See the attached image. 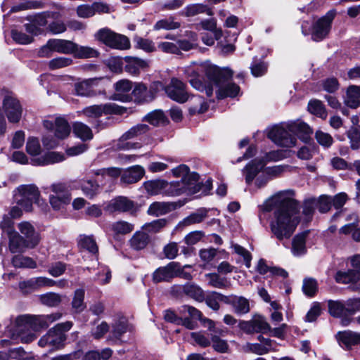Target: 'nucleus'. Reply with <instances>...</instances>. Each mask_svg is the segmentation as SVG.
I'll list each match as a JSON object with an SVG mask.
<instances>
[{
  "instance_id": "nucleus-1",
  "label": "nucleus",
  "mask_w": 360,
  "mask_h": 360,
  "mask_svg": "<svg viewBox=\"0 0 360 360\" xmlns=\"http://www.w3.org/2000/svg\"><path fill=\"white\" fill-rule=\"evenodd\" d=\"M292 190L280 191L264 205L266 212L273 211L269 225L271 233L278 240L289 239L300 221V205Z\"/></svg>"
},
{
  "instance_id": "nucleus-2",
  "label": "nucleus",
  "mask_w": 360,
  "mask_h": 360,
  "mask_svg": "<svg viewBox=\"0 0 360 360\" xmlns=\"http://www.w3.org/2000/svg\"><path fill=\"white\" fill-rule=\"evenodd\" d=\"M60 313L47 315L25 314L17 317L15 320L16 334H13V340L19 339L22 343H30L37 338L35 332L47 328L51 323L60 319Z\"/></svg>"
},
{
  "instance_id": "nucleus-3",
  "label": "nucleus",
  "mask_w": 360,
  "mask_h": 360,
  "mask_svg": "<svg viewBox=\"0 0 360 360\" xmlns=\"http://www.w3.org/2000/svg\"><path fill=\"white\" fill-rule=\"evenodd\" d=\"M206 76L218 88L217 97L222 99L225 97H235L240 91V87L229 80L233 77V71L228 68H220L216 65H208L202 67Z\"/></svg>"
},
{
  "instance_id": "nucleus-4",
  "label": "nucleus",
  "mask_w": 360,
  "mask_h": 360,
  "mask_svg": "<svg viewBox=\"0 0 360 360\" xmlns=\"http://www.w3.org/2000/svg\"><path fill=\"white\" fill-rule=\"evenodd\" d=\"M72 325V321L56 324L39 339V346L48 348L51 352L61 349L65 346L67 339L65 333L70 330Z\"/></svg>"
},
{
  "instance_id": "nucleus-5",
  "label": "nucleus",
  "mask_w": 360,
  "mask_h": 360,
  "mask_svg": "<svg viewBox=\"0 0 360 360\" xmlns=\"http://www.w3.org/2000/svg\"><path fill=\"white\" fill-rule=\"evenodd\" d=\"M14 198L17 204L25 211L32 210V204L35 203L39 207L46 205L45 202L40 198V193L38 188L33 184L22 185L17 189L14 194Z\"/></svg>"
},
{
  "instance_id": "nucleus-6",
  "label": "nucleus",
  "mask_w": 360,
  "mask_h": 360,
  "mask_svg": "<svg viewBox=\"0 0 360 360\" xmlns=\"http://www.w3.org/2000/svg\"><path fill=\"white\" fill-rule=\"evenodd\" d=\"M3 110L10 123H18L22 117V106L15 96L11 91H6L2 100Z\"/></svg>"
},
{
  "instance_id": "nucleus-7",
  "label": "nucleus",
  "mask_w": 360,
  "mask_h": 360,
  "mask_svg": "<svg viewBox=\"0 0 360 360\" xmlns=\"http://www.w3.org/2000/svg\"><path fill=\"white\" fill-rule=\"evenodd\" d=\"M290 132L288 129V124L285 127L281 125H275L269 130L267 136L278 146L291 148L295 146L297 139Z\"/></svg>"
},
{
  "instance_id": "nucleus-8",
  "label": "nucleus",
  "mask_w": 360,
  "mask_h": 360,
  "mask_svg": "<svg viewBox=\"0 0 360 360\" xmlns=\"http://www.w3.org/2000/svg\"><path fill=\"white\" fill-rule=\"evenodd\" d=\"M101 80L98 78H91L76 82L74 85L75 94L83 97H94L104 94V89L98 88Z\"/></svg>"
},
{
  "instance_id": "nucleus-9",
  "label": "nucleus",
  "mask_w": 360,
  "mask_h": 360,
  "mask_svg": "<svg viewBox=\"0 0 360 360\" xmlns=\"http://www.w3.org/2000/svg\"><path fill=\"white\" fill-rule=\"evenodd\" d=\"M335 15L336 11L330 10L314 23L311 33V38L314 41H321L328 35Z\"/></svg>"
},
{
  "instance_id": "nucleus-10",
  "label": "nucleus",
  "mask_w": 360,
  "mask_h": 360,
  "mask_svg": "<svg viewBox=\"0 0 360 360\" xmlns=\"http://www.w3.org/2000/svg\"><path fill=\"white\" fill-rule=\"evenodd\" d=\"M53 194L49 195V202L55 210L63 209L71 200L69 191L63 184H53L51 186Z\"/></svg>"
},
{
  "instance_id": "nucleus-11",
  "label": "nucleus",
  "mask_w": 360,
  "mask_h": 360,
  "mask_svg": "<svg viewBox=\"0 0 360 360\" xmlns=\"http://www.w3.org/2000/svg\"><path fill=\"white\" fill-rule=\"evenodd\" d=\"M148 130L149 127L146 124H139L131 127L120 138L117 143V148L120 150H130L139 148L138 143L127 142V141L143 134Z\"/></svg>"
},
{
  "instance_id": "nucleus-12",
  "label": "nucleus",
  "mask_w": 360,
  "mask_h": 360,
  "mask_svg": "<svg viewBox=\"0 0 360 360\" xmlns=\"http://www.w3.org/2000/svg\"><path fill=\"white\" fill-rule=\"evenodd\" d=\"M165 91L168 97L176 102L185 103L188 99L186 84L177 78H172Z\"/></svg>"
},
{
  "instance_id": "nucleus-13",
  "label": "nucleus",
  "mask_w": 360,
  "mask_h": 360,
  "mask_svg": "<svg viewBox=\"0 0 360 360\" xmlns=\"http://www.w3.org/2000/svg\"><path fill=\"white\" fill-rule=\"evenodd\" d=\"M138 210L134 201L124 196L112 199L106 207V210L110 212H130L131 214H134Z\"/></svg>"
},
{
  "instance_id": "nucleus-14",
  "label": "nucleus",
  "mask_w": 360,
  "mask_h": 360,
  "mask_svg": "<svg viewBox=\"0 0 360 360\" xmlns=\"http://www.w3.org/2000/svg\"><path fill=\"white\" fill-rule=\"evenodd\" d=\"M162 87L160 82H154L148 89L146 86L142 83L136 84L134 86L132 94L137 102H150L155 96L157 91Z\"/></svg>"
},
{
  "instance_id": "nucleus-15",
  "label": "nucleus",
  "mask_w": 360,
  "mask_h": 360,
  "mask_svg": "<svg viewBox=\"0 0 360 360\" xmlns=\"http://www.w3.org/2000/svg\"><path fill=\"white\" fill-rule=\"evenodd\" d=\"M327 303L329 314L340 318L342 326H347L351 323L352 319L349 317L346 301L329 300Z\"/></svg>"
},
{
  "instance_id": "nucleus-16",
  "label": "nucleus",
  "mask_w": 360,
  "mask_h": 360,
  "mask_svg": "<svg viewBox=\"0 0 360 360\" xmlns=\"http://www.w3.org/2000/svg\"><path fill=\"white\" fill-rule=\"evenodd\" d=\"M117 106L114 103L94 105L84 108L82 113L89 118H98L103 115L117 113Z\"/></svg>"
},
{
  "instance_id": "nucleus-17",
  "label": "nucleus",
  "mask_w": 360,
  "mask_h": 360,
  "mask_svg": "<svg viewBox=\"0 0 360 360\" xmlns=\"http://www.w3.org/2000/svg\"><path fill=\"white\" fill-rule=\"evenodd\" d=\"M176 262H171L166 266L158 268L153 274V280L155 283L170 282L175 278Z\"/></svg>"
},
{
  "instance_id": "nucleus-18",
  "label": "nucleus",
  "mask_w": 360,
  "mask_h": 360,
  "mask_svg": "<svg viewBox=\"0 0 360 360\" xmlns=\"http://www.w3.org/2000/svg\"><path fill=\"white\" fill-rule=\"evenodd\" d=\"M18 229L27 240L29 248H35L40 241L39 233L34 227L28 221H22L18 224Z\"/></svg>"
},
{
  "instance_id": "nucleus-19",
  "label": "nucleus",
  "mask_w": 360,
  "mask_h": 360,
  "mask_svg": "<svg viewBox=\"0 0 360 360\" xmlns=\"http://www.w3.org/2000/svg\"><path fill=\"white\" fill-rule=\"evenodd\" d=\"M288 129L297 135L302 141L307 143L311 139L313 129L305 122H294L288 124Z\"/></svg>"
},
{
  "instance_id": "nucleus-20",
  "label": "nucleus",
  "mask_w": 360,
  "mask_h": 360,
  "mask_svg": "<svg viewBox=\"0 0 360 360\" xmlns=\"http://www.w3.org/2000/svg\"><path fill=\"white\" fill-rule=\"evenodd\" d=\"M116 92L113 95V99L122 102H129L131 100L129 94L132 89V84L127 79L120 80L115 84Z\"/></svg>"
},
{
  "instance_id": "nucleus-21",
  "label": "nucleus",
  "mask_w": 360,
  "mask_h": 360,
  "mask_svg": "<svg viewBox=\"0 0 360 360\" xmlns=\"http://www.w3.org/2000/svg\"><path fill=\"white\" fill-rule=\"evenodd\" d=\"M265 164L266 162L263 159L256 158L246 165L243 172L248 184L252 183L257 174L263 169Z\"/></svg>"
},
{
  "instance_id": "nucleus-22",
  "label": "nucleus",
  "mask_w": 360,
  "mask_h": 360,
  "mask_svg": "<svg viewBox=\"0 0 360 360\" xmlns=\"http://www.w3.org/2000/svg\"><path fill=\"white\" fill-rule=\"evenodd\" d=\"M124 61L126 62L124 66L125 71L132 75H138L141 70L145 69L148 66L146 60L137 57L126 56Z\"/></svg>"
},
{
  "instance_id": "nucleus-23",
  "label": "nucleus",
  "mask_w": 360,
  "mask_h": 360,
  "mask_svg": "<svg viewBox=\"0 0 360 360\" xmlns=\"http://www.w3.org/2000/svg\"><path fill=\"white\" fill-rule=\"evenodd\" d=\"M65 159V157L63 153L51 151L44 153L41 157L32 159V164L34 165L44 166L58 163L63 161Z\"/></svg>"
},
{
  "instance_id": "nucleus-24",
  "label": "nucleus",
  "mask_w": 360,
  "mask_h": 360,
  "mask_svg": "<svg viewBox=\"0 0 360 360\" xmlns=\"http://www.w3.org/2000/svg\"><path fill=\"white\" fill-rule=\"evenodd\" d=\"M179 182L184 183V193H194L200 191L201 186L199 182V175L195 172H188Z\"/></svg>"
},
{
  "instance_id": "nucleus-25",
  "label": "nucleus",
  "mask_w": 360,
  "mask_h": 360,
  "mask_svg": "<svg viewBox=\"0 0 360 360\" xmlns=\"http://www.w3.org/2000/svg\"><path fill=\"white\" fill-rule=\"evenodd\" d=\"M54 52L63 54H72L76 48V44L72 41L62 39H50Z\"/></svg>"
},
{
  "instance_id": "nucleus-26",
  "label": "nucleus",
  "mask_w": 360,
  "mask_h": 360,
  "mask_svg": "<svg viewBox=\"0 0 360 360\" xmlns=\"http://www.w3.org/2000/svg\"><path fill=\"white\" fill-rule=\"evenodd\" d=\"M9 239V250L12 253L20 252L25 248H29L27 240L21 236L17 231L8 234Z\"/></svg>"
},
{
  "instance_id": "nucleus-27",
  "label": "nucleus",
  "mask_w": 360,
  "mask_h": 360,
  "mask_svg": "<svg viewBox=\"0 0 360 360\" xmlns=\"http://www.w3.org/2000/svg\"><path fill=\"white\" fill-rule=\"evenodd\" d=\"M337 338L340 345L345 346L347 349L354 345H360V333L350 330L339 332Z\"/></svg>"
},
{
  "instance_id": "nucleus-28",
  "label": "nucleus",
  "mask_w": 360,
  "mask_h": 360,
  "mask_svg": "<svg viewBox=\"0 0 360 360\" xmlns=\"http://www.w3.org/2000/svg\"><path fill=\"white\" fill-rule=\"evenodd\" d=\"M345 105L356 109L360 106V86L349 85L346 91L344 101Z\"/></svg>"
},
{
  "instance_id": "nucleus-29",
  "label": "nucleus",
  "mask_w": 360,
  "mask_h": 360,
  "mask_svg": "<svg viewBox=\"0 0 360 360\" xmlns=\"http://www.w3.org/2000/svg\"><path fill=\"white\" fill-rule=\"evenodd\" d=\"M145 173L144 169L139 166L135 165L129 167L122 175L121 180L125 184H134L141 180Z\"/></svg>"
},
{
  "instance_id": "nucleus-30",
  "label": "nucleus",
  "mask_w": 360,
  "mask_h": 360,
  "mask_svg": "<svg viewBox=\"0 0 360 360\" xmlns=\"http://www.w3.org/2000/svg\"><path fill=\"white\" fill-rule=\"evenodd\" d=\"M206 304L213 311H218L220 309V302L228 304L229 296L224 295L216 291H212L204 299Z\"/></svg>"
},
{
  "instance_id": "nucleus-31",
  "label": "nucleus",
  "mask_w": 360,
  "mask_h": 360,
  "mask_svg": "<svg viewBox=\"0 0 360 360\" xmlns=\"http://www.w3.org/2000/svg\"><path fill=\"white\" fill-rule=\"evenodd\" d=\"M229 302L235 313L238 314H245L250 311V304L248 299L243 297H238L236 295H229Z\"/></svg>"
},
{
  "instance_id": "nucleus-32",
  "label": "nucleus",
  "mask_w": 360,
  "mask_h": 360,
  "mask_svg": "<svg viewBox=\"0 0 360 360\" xmlns=\"http://www.w3.org/2000/svg\"><path fill=\"white\" fill-rule=\"evenodd\" d=\"M150 238L149 235L143 231L135 232L129 240L132 248L136 250L144 249L150 243Z\"/></svg>"
},
{
  "instance_id": "nucleus-33",
  "label": "nucleus",
  "mask_w": 360,
  "mask_h": 360,
  "mask_svg": "<svg viewBox=\"0 0 360 360\" xmlns=\"http://www.w3.org/2000/svg\"><path fill=\"white\" fill-rule=\"evenodd\" d=\"M307 232L297 234L292 241V252L295 256H300L306 252V238Z\"/></svg>"
},
{
  "instance_id": "nucleus-34",
  "label": "nucleus",
  "mask_w": 360,
  "mask_h": 360,
  "mask_svg": "<svg viewBox=\"0 0 360 360\" xmlns=\"http://www.w3.org/2000/svg\"><path fill=\"white\" fill-rule=\"evenodd\" d=\"M78 245L80 248L86 250L93 255H97L98 248L92 236L80 235L78 239Z\"/></svg>"
},
{
  "instance_id": "nucleus-35",
  "label": "nucleus",
  "mask_w": 360,
  "mask_h": 360,
  "mask_svg": "<svg viewBox=\"0 0 360 360\" xmlns=\"http://www.w3.org/2000/svg\"><path fill=\"white\" fill-rule=\"evenodd\" d=\"M163 195L167 196H179L184 194V183L179 181L168 182L165 180Z\"/></svg>"
},
{
  "instance_id": "nucleus-36",
  "label": "nucleus",
  "mask_w": 360,
  "mask_h": 360,
  "mask_svg": "<svg viewBox=\"0 0 360 360\" xmlns=\"http://www.w3.org/2000/svg\"><path fill=\"white\" fill-rule=\"evenodd\" d=\"M208 285L212 288L226 289L230 286V282L225 277H221L217 273H209L205 274Z\"/></svg>"
},
{
  "instance_id": "nucleus-37",
  "label": "nucleus",
  "mask_w": 360,
  "mask_h": 360,
  "mask_svg": "<svg viewBox=\"0 0 360 360\" xmlns=\"http://www.w3.org/2000/svg\"><path fill=\"white\" fill-rule=\"evenodd\" d=\"M337 283L348 284H354L359 278V273L358 271L348 270L347 271H338L335 276Z\"/></svg>"
},
{
  "instance_id": "nucleus-38",
  "label": "nucleus",
  "mask_w": 360,
  "mask_h": 360,
  "mask_svg": "<svg viewBox=\"0 0 360 360\" xmlns=\"http://www.w3.org/2000/svg\"><path fill=\"white\" fill-rule=\"evenodd\" d=\"M71 128L66 120L62 117H57L55 120V136L60 139L68 137L70 133Z\"/></svg>"
},
{
  "instance_id": "nucleus-39",
  "label": "nucleus",
  "mask_w": 360,
  "mask_h": 360,
  "mask_svg": "<svg viewBox=\"0 0 360 360\" xmlns=\"http://www.w3.org/2000/svg\"><path fill=\"white\" fill-rule=\"evenodd\" d=\"M184 292L190 297L198 302H202L205 299L203 290L195 283H187L183 286Z\"/></svg>"
},
{
  "instance_id": "nucleus-40",
  "label": "nucleus",
  "mask_w": 360,
  "mask_h": 360,
  "mask_svg": "<svg viewBox=\"0 0 360 360\" xmlns=\"http://www.w3.org/2000/svg\"><path fill=\"white\" fill-rule=\"evenodd\" d=\"M171 210V204L165 202H155L149 206L147 213L149 215L158 217L166 214Z\"/></svg>"
},
{
  "instance_id": "nucleus-41",
  "label": "nucleus",
  "mask_w": 360,
  "mask_h": 360,
  "mask_svg": "<svg viewBox=\"0 0 360 360\" xmlns=\"http://www.w3.org/2000/svg\"><path fill=\"white\" fill-rule=\"evenodd\" d=\"M72 129L75 136L81 139L82 141L91 140L93 138L91 129L86 124L82 122H77L74 123Z\"/></svg>"
},
{
  "instance_id": "nucleus-42",
  "label": "nucleus",
  "mask_w": 360,
  "mask_h": 360,
  "mask_svg": "<svg viewBox=\"0 0 360 360\" xmlns=\"http://www.w3.org/2000/svg\"><path fill=\"white\" fill-rule=\"evenodd\" d=\"M208 107L209 105L204 98L195 96L191 101V105L188 110L191 115L202 114L207 110Z\"/></svg>"
},
{
  "instance_id": "nucleus-43",
  "label": "nucleus",
  "mask_w": 360,
  "mask_h": 360,
  "mask_svg": "<svg viewBox=\"0 0 360 360\" xmlns=\"http://www.w3.org/2000/svg\"><path fill=\"white\" fill-rule=\"evenodd\" d=\"M11 262L15 268L35 269L37 266V262L32 258L21 255H15Z\"/></svg>"
},
{
  "instance_id": "nucleus-44",
  "label": "nucleus",
  "mask_w": 360,
  "mask_h": 360,
  "mask_svg": "<svg viewBox=\"0 0 360 360\" xmlns=\"http://www.w3.org/2000/svg\"><path fill=\"white\" fill-rule=\"evenodd\" d=\"M207 216V211L205 209H200L196 212L191 213L189 216L184 218L181 224L184 226L202 222Z\"/></svg>"
},
{
  "instance_id": "nucleus-45",
  "label": "nucleus",
  "mask_w": 360,
  "mask_h": 360,
  "mask_svg": "<svg viewBox=\"0 0 360 360\" xmlns=\"http://www.w3.org/2000/svg\"><path fill=\"white\" fill-rule=\"evenodd\" d=\"M165 184V180L155 179L145 182L143 186L148 194L150 195H155L158 194H163Z\"/></svg>"
},
{
  "instance_id": "nucleus-46",
  "label": "nucleus",
  "mask_w": 360,
  "mask_h": 360,
  "mask_svg": "<svg viewBox=\"0 0 360 360\" xmlns=\"http://www.w3.org/2000/svg\"><path fill=\"white\" fill-rule=\"evenodd\" d=\"M84 295L85 291L82 288L77 289L75 291L72 301V307L76 313H80L86 308Z\"/></svg>"
},
{
  "instance_id": "nucleus-47",
  "label": "nucleus",
  "mask_w": 360,
  "mask_h": 360,
  "mask_svg": "<svg viewBox=\"0 0 360 360\" xmlns=\"http://www.w3.org/2000/svg\"><path fill=\"white\" fill-rule=\"evenodd\" d=\"M108 46L115 49L127 50L130 48V41L126 36L115 33Z\"/></svg>"
},
{
  "instance_id": "nucleus-48",
  "label": "nucleus",
  "mask_w": 360,
  "mask_h": 360,
  "mask_svg": "<svg viewBox=\"0 0 360 360\" xmlns=\"http://www.w3.org/2000/svg\"><path fill=\"white\" fill-rule=\"evenodd\" d=\"M134 229V225L126 221H117L111 225V229L115 234L125 235L131 233Z\"/></svg>"
},
{
  "instance_id": "nucleus-49",
  "label": "nucleus",
  "mask_w": 360,
  "mask_h": 360,
  "mask_svg": "<svg viewBox=\"0 0 360 360\" xmlns=\"http://www.w3.org/2000/svg\"><path fill=\"white\" fill-rule=\"evenodd\" d=\"M134 46L147 53L154 52L156 50L155 44L149 39H145L139 36L134 38Z\"/></svg>"
},
{
  "instance_id": "nucleus-50",
  "label": "nucleus",
  "mask_w": 360,
  "mask_h": 360,
  "mask_svg": "<svg viewBox=\"0 0 360 360\" xmlns=\"http://www.w3.org/2000/svg\"><path fill=\"white\" fill-rule=\"evenodd\" d=\"M308 110L317 117L323 120L327 117V112L326 108L321 101L319 100H311L308 104Z\"/></svg>"
},
{
  "instance_id": "nucleus-51",
  "label": "nucleus",
  "mask_w": 360,
  "mask_h": 360,
  "mask_svg": "<svg viewBox=\"0 0 360 360\" xmlns=\"http://www.w3.org/2000/svg\"><path fill=\"white\" fill-rule=\"evenodd\" d=\"M72 63L73 60L71 58L58 56L49 60L48 67L50 70H55L70 66Z\"/></svg>"
},
{
  "instance_id": "nucleus-52",
  "label": "nucleus",
  "mask_w": 360,
  "mask_h": 360,
  "mask_svg": "<svg viewBox=\"0 0 360 360\" xmlns=\"http://www.w3.org/2000/svg\"><path fill=\"white\" fill-rule=\"evenodd\" d=\"M180 27L179 22L174 21L173 17H169L158 20L153 26L155 30H172L178 29Z\"/></svg>"
},
{
  "instance_id": "nucleus-53",
  "label": "nucleus",
  "mask_w": 360,
  "mask_h": 360,
  "mask_svg": "<svg viewBox=\"0 0 360 360\" xmlns=\"http://www.w3.org/2000/svg\"><path fill=\"white\" fill-rule=\"evenodd\" d=\"M205 13L208 15H212L213 12L211 8L207 6L200 4H192L188 6L185 10V15L188 17L194 16L199 13Z\"/></svg>"
},
{
  "instance_id": "nucleus-54",
  "label": "nucleus",
  "mask_w": 360,
  "mask_h": 360,
  "mask_svg": "<svg viewBox=\"0 0 360 360\" xmlns=\"http://www.w3.org/2000/svg\"><path fill=\"white\" fill-rule=\"evenodd\" d=\"M145 120L153 126H159L164 124L167 121V118L163 111L155 110L146 115Z\"/></svg>"
},
{
  "instance_id": "nucleus-55",
  "label": "nucleus",
  "mask_w": 360,
  "mask_h": 360,
  "mask_svg": "<svg viewBox=\"0 0 360 360\" xmlns=\"http://www.w3.org/2000/svg\"><path fill=\"white\" fill-rule=\"evenodd\" d=\"M72 54L77 58H89L97 57L98 52L93 48L82 46H79L76 44V48Z\"/></svg>"
},
{
  "instance_id": "nucleus-56",
  "label": "nucleus",
  "mask_w": 360,
  "mask_h": 360,
  "mask_svg": "<svg viewBox=\"0 0 360 360\" xmlns=\"http://www.w3.org/2000/svg\"><path fill=\"white\" fill-rule=\"evenodd\" d=\"M81 189L86 197L93 198L98 193L99 186L91 180H83L81 183Z\"/></svg>"
},
{
  "instance_id": "nucleus-57",
  "label": "nucleus",
  "mask_w": 360,
  "mask_h": 360,
  "mask_svg": "<svg viewBox=\"0 0 360 360\" xmlns=\"http://www.w3.org/2000/svg\"><path fill=\"white\" fill-rule=\"evenodd\" d=\"M186 74L188 77H191L189 82L191 85L195 89L202 91H204V84L201 82L198 72L192 68H188L186 70Z\"/></svg>"
},
{
  "instance_id": "nucleus-58",
  "label": "nucleus",
  "mask_w": 360,
  "mask_h": 360,
  "mask_svg": "<svg viewBox=\"0 0 360 360\" xmlns=\"http://www.w3.org/2000/svg\"><path fill=\"white\" fill-rule=\"evenodd\" d=\"M302 290L305 295L314 297L318 291L317 281L313 278H305L303 280Z\"/></svg>"
},
{
  "instance_id": "nucleus-59",
  "label": "nucleus",
  "mask_w": 360,
  "mask_h": 360,
  "mask_svg": "<svg viewBox=\"0 0 360 360\" xmlns=\"http://www.w3.org/2000/svg\"><path fill=\"white\" fill-rule=\"evenodd\" d=\"M41 302L49 307H57L61 302V297L55 292H48L39 296Z\"/></svg>"
},
{
  "instance_id": "nucleus-60",
  "label": "nucleus",
  "mask_w": 360,
  "mask_h": 360,
  "mask_svg": "<svg viewBox=\"0 0 360 360\" xmlns=\"http://www.w3.org/2000/svg\"><path fill=\"white\" fill-rule=\"evenodd\" d=\"M180 315L179 318L191 317L193 319H201L202 312L196 308L189 306L183 305L178 309Z\"/></svg>"
},
{
  "instance_id": "nucleus-61",
  "label": "nucleus",
  "mask_w": 360,
  "mask_h": 360,
  "mask_svg": "<svg viewBox=\"0 0 360 360\" xmlns=\"http://www.w3.org/2000/svg\"><path fill=\"white\" fill-rule=\"evenodd\" d=\"M167 224V220L165 219H159L154 220L150 223H146L142 226V229L148 233H156L159 232Z\"/></svg>"
},
{
  "instance_id": "nucleus-62",
  "label": "nucleus",
  "mask_w": 360,
  "mask_h": 360,
  "mask_svg": "<svg viewBox=\"0 0 360 360\" xmlns=\"http://www.w3.org/2000/svg\"><path fill=\"white\" fill-rule=\"evenodd\" d=\"M349 139L350 147L352 150L360 148V130L356 127H351L347 132Z\"/></svg>"
},
{
  "instance_id": "nucleus-63",
  "label": "nucleus",
  "mask_w": 360,
  "mask_h": 360,
  "mask_svg": "<svg viewBox=\"0 0 360 360\" xmlns=\"http://www.w3.org/2000/svg\"><path fill=\"white\" fill-rule=\"evenodd\" d=\"M315 139L319 144L326 148H330L333 143V139L328 133L321 130H317L315 133Z\"/></svg>"
},
{
  "instance_id": "nucleus-64",
  "label": "nucleus",
  "mask_w": 360,
  "mask_h": 360,
  "mask_svg": "<svg viewBox=\"0 0 360 360\" xmlns=\"http://www.w3.org/2000/svg\"><path fill=\"white\" fill-rule=\"evenodd\" d=\"M231 248L233 249L236 254L243 258L245 266L247 268H250L251 266L252 260L251 253L247 249L238 244H233Z\"/></svg>"
}]
</instances>
